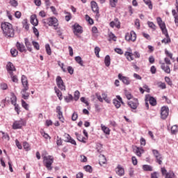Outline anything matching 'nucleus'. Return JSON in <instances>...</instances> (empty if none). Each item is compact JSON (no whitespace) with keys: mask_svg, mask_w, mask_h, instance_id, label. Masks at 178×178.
<instances>
[{"mask_svg":"<svg viewBox=\"0 0 178 178\" xmlns=\"http://www.w3.org/2000/svg\"><path fill=\"white\" fill-rule=\"evenodd\" d=\"M1 28L3 31V35L6 38H12L15 37V29L12 24L4 22L1 24Z\"/></svg>","mask_w":178,"mask_h":178,"instance_id":"1","label":"nucleus"},{"mask_svg":"<svg viewBox=\"0 0 178 178\" xmlns=\"http://www.w3.org/2000/svg\"><path fill=\"white\" fill-rule=\"evenodd\" d=\"M156 22L164 35L166 37L165 38L161 40L162 44H169L170 42V38L169 37V33H168V29H166V24H165V22L162 20V18L157 17Z\"/></svg>","mask_w":178,"mask_h":178,"instance_id":"2","label":"nucleus"},{"mask_svg":"<svg viewBox=\"0 0 178 178\" xmlns=\"http://www.w3.org/2000/svg\"><path fill=\"white\" fill-rule=\"evenodd\" d=\"M21 83L22 84L23 88L21 90V94L24 99H29L30 97V93L27 92L29 91V80L26 75H22L21 77Z\"/></svg>","mask_w":178,"mask_h":178,"instance_id":"3","label":"nucleus"},{"mask_svg":"<svg viewBox=\"0 0 178 178\" xmlns=\"http://www.w3.org/2000/svg\"><path fill=\"white\" fill-rule=\"evenodd\" d=\"M48 153L44 152V154H42L43 158V165L47 169V170H52L54 168L52 167V163H54V156H47Z\"/></svg>","mask_w":178,"mask_h":178,"instance_id":"4","label":"nucleus"},{"mask_svg":"<svg viewBox=\"0 0 178 178\" xmlns=\"http://www.w3.org/2000/svg\"><path fill=\"white\" fill-rule=\"evenodd\" d=\"M44 24H48V26H54L55 30L58 29V26L59 24L58 23V19L55 17H51L47 19H44L42 20Z\"/></svg>","mask_w":178,"mask_h":178,"instance_id":"5","label":"nucleus"},{"mask_svg":"<svg viewBox=\"0 0 178 178\" xmlns=\"http://www.w3.org/2000/svg\"><path fill=\"white\" fill-rule=\"evenodd\" d=\"M56 83L57 87L61 91H66V86H65V83L63 82V79H62V77H60V76H58L56 77Z\"/></svg>","mask_w":178,"mask_h":178,"instance_id":"6","label":"nucleus"},{"mask_svg":"<svg viewBox=\"0 0 178 178\" xmlns=\"http://www.w3.org/2000/svg\"><path fill=\"white\" fill-rule=\"evenodd\" d=\"M23 126H26V121L23 119H20L19 120H16L13 124V130H17L19 129H22Z\"/></svg>","mask_w":178,"mask_h":178,"instance_id":"7","label":"nucleus"},{"mask_svg":"<svg viewBox=\"0 0 178 178\" xmlns=\"http://www.w3.org/2000/svg\"><path fill=\"white\" fill-rule=\"evenodd\" d=\"M125 40L128 42L132 41V42H134V41L137 40V35L136 34V32L131 31L130 33H127L125 34Z\"/></svg>","mask_w":178,"mask_h":178,"instance_id":"8","label":"nucleus"},{"mask_svg":"<svg viewBox=\"0 0 178 178\" xmlns=\"http://www.w3.org/2000/svg\"><path fill=\"white\" fill-rule=\"evenodd\" d=\"M113 104L117 109H119L122 106V104H123L124 102H123V99L120 95H117L116 98L113 99Z\"/></svg>","mask_w":178,"mask_h":178,"instance_id":"9","label":"nucleus"},{"mask_svg":"<svg viewBox=\"0 0 178 178\" xmlns=\"http://www.w3.org/2000/svg\"><path fill=\"white\" fill-rule=\"evenodd\" d=\"M56 112L60 122H61V123H65V118H63V113L62 112V107H60V106L56 107Z\"/></svg>","mask_w":178,"mask_h":178,"instance_id":"10","label":"nucleus"},{"mask_svg":"<svg viewBox=\"0 0 178 178\" xmlns=\"http://www.w3.org/2000/svg\"><path fill=\"white\" fill-rule=\"evenodd\" d=\"M161 119H166L168 116H169V107L168 106H163L161 109Z\"/></svg>","mask_w":178,"mask_h":178,"instance_id":"11","label":"nucleus"},{"mask_svg":"<svg viewBox=\"0 0 178 178\" xmlns=\"http://www.w3.org/2000/svg\"><path fill=\"white\" fill-rule=\"evenodd\" d=\"M73 33L75 35H79L78 34L83 33V28L78 24H74L73 26Z\"/></svg>","mask_w":178,"mask_h":178,"instance_id":"12","label":"nucleus"},{"mask_svg":"<svg viewBox=\"0 0 178 178\" xmlns=\"http://www.w3.org/2000/svg\"><path fill=\"white\" fill-rule=\"evenodd\" d=\"M6 70L9 74H13V72H16V67L11 62H8L6 65Z\"/></svg>","mask_w":178,"mask_h":178,"instance_id":"13","label":"nucleus"},{"mask_svg":"<svg viewBox=\"0 0 178 178\" xmlns=\"http://www.w3.org/2000/svg\"><path fill=\"white\" fill-rule=\"evenodd\" d=\"M118 79L120 80H121V81H122V83L124 84H125L126 86H129L130 84V83H131L130 78H129L127 76H123V75H122V74H118Z\"/></svg>","mask_w":178,"mask_h":178,"instance_id":"14","label":"nucleus"},{"mask_svg":"<svg viewBox=\"0 0 178 178\" xmlns=\"http://www.w3.org/2000/svg\"><path fill=\"white\" fill-rule=\"evenodd\" d=\"M91 8L92 12L96 13L97 16H99V8L98 7V4L95 1H91L90 3Z\"/></svg>","mask_w":178,"mask_h":178,"instance_id":"15","label":"nucleus"},{"mask_svg":"<svg viewBox=\"0 0 178 178\" xmlns=\"http://www.w3.org/2000/svg\"><path fill=\"white\" fill-rule=\"evenodd\" d=\"M110 26H111L112 29L116 27V29H120V21H119V19L115 18L113 21L110 22Z\"/></svg>","mask_w":178,"mask_h":178,"instance_id":"16","label":"nucleus"},{"mask_svg":"<svg viewBox=\"0 0 178 178\" xmlns=\"http://www.w3.org/2000/svg\"><path fill=\"white\" fill-rule=\"evenodd\" d=\"M15 46L19 52H27V49H26L24 44L17 42Z\"/></svg>","mask_w":178,"mask_h":178,"instance_id":"17","label":"nucleus"},{"mask_svg":"<svg viewBox=\"0 0 178 178\" xmlns=\"http://www.w3.org/2000/svg\"><path fill=\"white\" fill-rule=\"evenodd\" d=\"M115 172L118 176H124V168H123V167H122L120 165H118L117 168H115Z\"/></svg>","mask_w":178,"mask_h":178,"instance_id":"18","label":"nucleus"},{"mask_svg":"<svg viewBox=\"0 0 178 178\" xmlns=\"http://www.w3.org/2000/svg\"><path fill=\"white\" fill-rule=\"evenodd\" d=\"M128 105L131 109H137V106H138V100L135 99L134 101H130L128 102Z\"/></svg>","mask_w":178,"mask_h":178,"instance_id":"19","label":"nucleus"},{"mask_svg":"<svg viewBox=\"0 0 178 178\" xmlns=\"http://www.w3.org/2000/svg\"><path fill=\"white\" fill-rule=\"evenodd\" d=\"M159 63L161 65V67L162 70L165 72V73H170V67L166 65H165V63H162V61H159Z\"/></svg>","mask_w":178,"mask_h":178,"instance_id":"20","label":"nucleus"},{"mask_svg":"<svg viewBox=\"0 0 178 178\" xmlns=\"http://www.w3.org/2000/svg\"><path fill=\"white\" fill-rule=\"evenodd\" d=\"M134 152L137 156L141 157V155L144 154V149L143 147H136V149H134Z\"/></svg>","mask_w":178,"mask_h":178,"instance_id":"21","label":"nucleus"},{"mask_svg":"<svg viewBox=\"0 0 178 178\" xmlns=\"http://www.w3.org/2000/svg\"><path fill=\"white\" fill-rule=\"evenodd\" d=\"M75 136H76L78 141H80L81 143H83V144H86V143H87V141H86V140H87V138L83 137L82 135L79 134V133L75 132Z\"/></svg>","mask_w":178,"mask_h":178,"instance_id":"22","label":"nucleus"},{"mask_svg":"<svg viewBox=\"0 0 178 178\" xmlns=\"http://www.w3.org/2000/svg\"><path fill=\"white\" fill-rule=\"evenodd\" d=\"M31 23L33 26H38V19H37L36 15H33L31 16Z\"/></svg>","mask_w":178,"mask_h":178,"instance_id":"23","label":"nucleus"},{"mask_svg":"<svg viewBox=\"0 0 178 178\" xmlns=\"http://www.w3.org/2000/svg\"><path fill=\"white\" fill-rule=\"evenodd\" d=\"M101 129L104 133V134H106V136H109V134H111V129H109L108 127L104 125V124H101Z\"/></svg>","mask_w":178,"mask_h":178,"instance_id":"24","label":"nucleus"},{"mask_svg":"<svg viewBox=\"0 0 178 178\" xmlns=\"http://www.w3.org/2000/svg\"><path fill=\"white\" fill-rule=\"evenodd\" d=\"M134 54L130 51H126L124 53V56L129 60V62H131V60H134V57H133Z\"/></svg>","mask_w":178,"mask_h":178,"instance_id":"25","label":"nucleus"},{"mask_svg":"<svg viewBox=\"0 0 178 178\" xmlns=\"http://www.w3.org/2000/svg\"><path fill=\"white\" fill-rule=\"evenodd\" d=\"M99 157V165L102 166L103 165H105L106 163V157H105V156L103 154H100Z\"/></svg>","mask_w":178,"mask_h":178,"instance_id":"26","label":"nucleus"},{"mask_svg":"<svg viewBox=\"0 0 178 178\" xmlns=\"http://www.w3.org/2000/svg\"><path fill=\"white\" fill-rule=\"evenodd\" d=\"M24 42H25V45L27 48V50L29 51V52H31V51H33V47H31V42H30V41H29V38H25Z\"/></svg>","mask_w":178,"mask_h":178,"instance_id":"27","label":"nucleus"},{"mask_svg":"<svg viewBox=\"0 0 178 178\" xmlns=\"http://www.w3.org/2000/svg\"><path fill=\"white\" fill-rule=\"evenodd\" d=\"M54 91H55V93L56 94L58 99L60 101H62V99H63V97H62V92L60 91V90H59L56 86H55Z\"/></svg>","mask_w":178,"mask_h":178,"instance_id":"28","label":"nucleus"},{"mask_svg":"<svg viewBox=\"0 0 178 178\" xmlns=\"http://www.w3.org/2000/svg\"><path fill=\"white\" fill-rule=\"evenodd\" d=\"M104 64L106 67H109L111 66V56L106 55L104 58Z\"/></svg>","mask_w":178,"mask_h":178,"instance_id":"29","label":"nucleus"},{"mask_svg":"<svg viewBox=\"0 0 178 178\" xmlns=\"http://www.w3.org/2000/svg\"><path fill=\"white\" fill-rule=\"evenodd\" d=\"M10 101H11L12 105H16L17 104L16 102H17V97H16V95L13 92L11 93Z\"/></svg>","mask_w":178,"mask_h":178,"instance_id":"30","label":"nucleus"},{"mask_svg":"<svg viewBox=\"0 0 178 178\" xmlns=\"http://www.w3.org/2000/svg\"><path fill=\"white\" fill-rule=\"evenodd\" d=\"M172 14L175 19V23L176 26H178V15H177V13L176 12V10H175V9L172 10Z\"/></svg>","mask_w":178,"mask_h":178,"instance_id":"31","label":"nucleus"},{"mask_svg":"<svg viewBox=\"0 0 178 178\" xmlns=\"http://www.w3.org/2000/svg\"><path fill=\"white\" fill-rule=\"evenodd\" d=\"M1 134H2V140H4L5 141H9V140H10V137L9 136V135L8 134V133H5L3 131H1Z\"/></svg>","mask_w":178,"mask_h":178,"instance_id":"32","label":"nucleus"},{"mask_svg":"<svg viewBox=\"0 0 178 178\" xmlns=\"http://www.w3.org/2000/svg\"><path fill=\"white\" fill-rule=\"evenodd\" d=\"M22 26L24 29H26L27 31H29V30L30 29V25L29 24V22L26 19L22 21Z\"/></svg>","mask_w":178,"mask_h":178,"instance_id":"33","label":"nucleus"},{"mask_svg":"<svg viewBox=\"0 0 178 178\" xmlns=\"http://www.w3.org/2000/svg\"><path fill=\"white\" fill-rule=\"evenodd\" d=\"M102 99H104V101H105V102H106V104H111V99L109 98H108V94L103 92L102 94Z\"/></svg>","mask_w":178,"mask_h":178,"instance_id":"34","label":"nucleus"},{"mask_svg":"<svg viewBox=\"0 0 178 178\" xmlns=\"http://www.w3.org/2000/svg\"><path fill=\"white\" fill-rule=\"evenodd\" d=\"M143 169L145 170V172H152L153 170L152 166L149 165H143Z\"/></svg>","mask_w":178,"mask_h":178,"instance_id":"35","label":"nucleus"},{"mask_svg":"<svg viewBox=\"0 0 178 178\" xmlns=\"http://www.w3.org/2000/svg\"><path fill=\"white\" fill-rule=\"evenodd\" d=\"M149 102L152 106H156V99L154 97H150L149 98Z\"/></svg>","mask_w":178,"mask_h":178,"instance_id":"36","label":"nucleus"},{"mask_svg":"<svg viewBox=\"0 0 178 178\" xmlns=\"http://www.w3.org/2000/svg\"><path fill=\"white\" fill-rule=\"evenodd\" d=\"M75 60L76 63H79L80 66H84L83 63V59H81V57L78 56L75 57Z\"/></svg>","mask_w":178,"mask_h":178,"instance_id":"37","label":"nucleus"},{"mask_svg":"<svg viewBox=\"0 0 178 178\" xmlns=\"http://www.w3.org/2000/svg\"><path fill=\"white\" fill-rule=\"evenodd\" d=\"M64 13L65 15H67L65 17L66 22H70V20L72 19V14L67 11H64Z\"/></svg>","mask_w":178,"mask_h":178,"instance_id":"38","label":"nucleus"},{"mask_svg":"<svg viewBox=\"0 0 178 178\" xmlns=\"http://www.w3.org/2000/svg\"><path fill=\"white\" fill-rule=\"evenodd\" d=\"M65 102L69 103L71 101H73V95L68 94V96L64 97Z\"/></svg>","mask_w":178,"mask_h":178,"instance_id":"39","label":"nucleus"},{"mask_svg":"<svg viewBox=\"0 0 178 178\" xmlns=\"http://www.w3.org/2000/svg\"><path fill=\"white\" fill-rule=\"evenodd\" d=\"M156 158V162L159 163V165H162V161H163V157H162V154L160 156H157Z\"/></svg>","mask_w":178,"mask_h":178,"instance_id":"40","label":"nucleus"},{"mask_svg":"<svg viewBox=\"0 0 178 178\" xmlns=\"http://www.w3.org/2000/svg\"><path fill=\"white\" fill-rule=\"evenodd\" d=\"M10 79H11V80L13 83H18L19 82V79H17V76L14 75L13 73L10 74Z\"/></svg>","mask_w":178,"mask_h":178,"instance_id":"41","label":"nucleus"},{"mask_svg":"<svg viewBox=\"0 0 178 178\" xmlns=\"http://www.w3.org/2000/svg\"><path fill=\"white\" fill-rule=\"evenodd\" d=\"M175 172H173V171H170L166 173V175H165V178H175Z\"/></svg>","mask_w":178,"mask_h":178,"instance_id":"42","label":"nucleus"},{"mask_svg":"<svg viewBox=\"0 0 178 178\" xmlns=\"http://www.w3.org/2000/svg\"><path fill=\"white\" fill-rule=\"evenodd\" d=\"M23 147L25 151H30V149H31V148H30V145L27 142L23 143Z\"/></svg>","mask_w":178,"mask_h":178,"instance_id":"43","label":"nucleus"},{"mask_svg":"<svg viewBox=\"0 0 178 178\" xmlns=\"http://www.w3.org/2000/svg\"><path fill=\"white\" fill-rule=\"evenodd\" d=\"M45 49H46V52H47V55H51L52 51L51 50V46H49V44H47L45 45Z\"/></svg>","mask_w":178,"mask_h":178,"instance_id":"44","label":"nucleus"},{"mask_svg":"<svg viewBox=\"0 0 178 178\" xmlns=\"http://www.w3.org/2000/svg\"><path fill=\"white\" fill-rule=\"evenodd\" d=\"M79 98H80V92L79 90H76L74 95V101H79Z\"/></svg>","mask_w":178,"mask_h":178,"instance_id":"45","label":"nucleus"},{"mask_svg":"<svg viewBox=\"0 0 178 178\" xmlns=\"http://www.w3.org/2000/svg\"><path fill=\"white\" fill-rule=\"evenodd\" d=\"M118 0H109L110 6L115 8L116 5H118Z\"/></svg>","mask_w":178,"mask_h":178,"instance_id":"46","label":"nucleus"},{"mask_svg":"<svg viewBox=\"0 0 178 178\" xmlns=\"http://www.w3.org/2000/svg\"><path fill=\"white\" fill-rule=\"evenodd\" d=\"M10 54L12 56H17V54H19V51H17V49L13 48L10 49Z\"/></svg>","mask_w":178,"mask_h":178,"instance_id":"47","label":"nucleus"},{"mask_svg":"<svg viewBox=\"0 0 178 178\" xmlns=\"http://www.w3.org/2000/svg\"><path fill=\"white\" fill-rule=\"evenodd\" d=\"M143 2L145 5H147L149 9H152V3L151 2V0H143Z\"/></svg>","mask_w":178,"mask_h":178,"instance_id":"48","label":"nucleus"},{"mask_svg":"<svg viewBox=\"0 0 178 178\" xmlns=\"http://www.w3.org/2000/svg\"><path fill=\"white\" fill-rule=\"evenodd\" d=\"M99 52H101V48L99 47H95V54L97 56V58H99Z\"/></svg>","mask_w":178,"mask_h":178,"instance_id":"49","label":"nucleus"},{"mask_svg":"<svg viewBox=\"0 0 178 178\" xmlns=\"http://www.w3.org/2000/svg\"><path fill=\"white\" fill-rule=\"evenodd\" d=\"M63 143V140H62V138L57 136L56 145H58V147H60V145H62Z\"/></svg>","mask_w":178,"mask_h":178,"instance_id":"50","label":"nucleus"},{"mask_svg":"<svg viewBox=\"0 0 178 178\" xmlns=\"http://www.w3.org/2000/svg\"><path fill=\"white\" fill-rule=\"evenodd\" d=\"M148 26L152 30H156V26L152 22H147Z\"/></svg>","mask_w":178,"mask_h":178,"instance_id":"51","label":"nucleus"},{"mask_svg":"<svg viewBox=\"0 0 178 178\" xmlns=\"http://www.w3.org/2000/svg\"><path fill=\"white\" fill-rule=\"evenodd\" d=\"M177 131H178L177 125H174L171 127L172 134H176V133H177Z\"/></svg>","mask_w":178,"mask_h":178,"instance_id":"52","label":"nucleus"},{"mask_svg":"<svg viewBox=\"0 0 178 178\" xmlns=\"http://www.w3.org/2000/svg\"><path fill=\"white\" fill-rule=\"evenodd\" d=\"M22 106L24 109H26V111H29V104H26V102L24 100H22Z\"/></svg>","mask_w":178,"mask_h":178,"instance_id":"53","label":"nucleus"},{"mask_svg":"<svg viewBox=\"0 0 178 178\" xmlns=\"http://www.w3.org/2000/svg\"><path fill=\"white\" fill-rule=\"evenodd\" d=\"M86 20L88 22L89 24H94V20L88 15H86Z\"/></svg>","mask_w":178,"mask_h":178,"instance_id":"54","label":"nucleus"},{"mask_svg":"<svg viewBox=\"0 0 178 178\" xmlns=\"http://www.w3.org/2000/svg\"><path fill=\"white\" fill-rule=\"evenodd\" d=\"M33 31L35 35L38 38L40 37V32L38 31V29L35 28V26H33Z\"/></svg>","mask_w":178,"mask_h":178,"instance_id":"55","label":"nucleus"},{"mask_svg":"<svg viewBox=\"0 0 178 178\" xmlns=\"http://www.w3.org/2000/svg\"><path fill=\"white\" fill-rule=\"evenodd\" d=\"M108 37L110 38V40H113V41H116V35H115L113 34V33L111 32L109 34H108Z\"/></svg>","mask_w":178,"mask_h":178,"instance_id":"56","label":"nucleus"},{"mask_svg":"<svg viewBox=\"0 0 178 178\" xmlns=\"http://www.w3.org/2000/svg\"><path fill=\"white\" fill-rule=\"evenodd\" d=\"M152 154H153L154 158L162 155L159 153V151H158L157 149H152Z\"/></svg>","mask_w":178,"mask_h":178,"instance_id":"57","label":"nucleus"},{"mask_svg":"<svg viewBox=\"0 0 178 178\" xmlns=\"http://www.w3.org/2000/svg\"><path fill=\"white\" fill-rule=\"evenodd\" d=\"M84 169L86 172H89V173L92 172V168L91 167V165H86L84 166Z\"/></svg>","mask_w":178,"mask_h":178,"instance_id":"58","label":"nucleus"},{"mask_svg":"<svg viewBox=\"0 0 178 178\" xmlns=\"http://www.w3.org/2000/svg\"><path fill=\"white\" fill-rule=\"evenodd\" d=\"M32 44L33 45L34 48L37 49V51L40 50V44H38V42L33 41Z\"/></svg>","mask_w":178,"mask_h":178,"instance_id":"59","label":"nucleus"},{"mask_svg":"<svg viewBox=\"0 0 178 178\" xmlns=\"http://www.w3.org/2000/svg\"><path fill=\"white\" fill-rule=\"evenodd\" d=\"M165 81L168 83V86H173V83L172 82V80H170V78H169L168 76H165Z\"/></svg>","mask_w":178,"mask_h":178,"instance_id":"60","label":"nucleus"},{"mask_svg":"<svg viewBox=\"0 0 178 178\" xmlns=\"http://www.w3.org/2000/svg\"><path fill=\"white\" fill-rule=\"evenodd\" d=\"M41 134H42V137H44V138H45L46 140H48V138H49V140H51V136H49V135L48 134L45 133L44 131H42L41 133Z\"/></svg>","mask_w":178,"mask_h":178,"instance_id":"61","label":"nucleus"},{"mask_svg":"<svg viewBox=\"0 0 178 178\" xmlns=\"http://www.w3.org/2000/svg\"><path fill=\"white\" fill-rule=\"evenodd\" d=\"M50 9L53 15H54L55 16H58V11L56 10V8H55V6H51Z\"/></svg>","mask_w":178,"mask_h":178,"instance_id":"62","label":"nucleus"},{"mask_svg":"<svg viewBox=\"0 0 178 178\" xmlns=\"http://www.w3.org/2000/svg\"><path fill=\"white\" fill-rule=\"evenodd\" d=\"M0 88L1 90H8V84L5 83H0Z\"/></svg>","mask_w":178,"mask_h":178,"instance_id":"63","label":"nucleus"},{"mask_svg":"<svg viewBox=\"0 0 178 178\" xmlns=\"http://www.w3.org/2000/svg\"><path fill=\"white\" fill-rule=\"evenodd\" d=\"M131 161L134 166H136L137 163H138V161H137V158L134 156L131 157Z\"/></svg>","mask_w":178,"mask_h":178,"instance_id":"64","label":"nucleus"}]
</instances>
